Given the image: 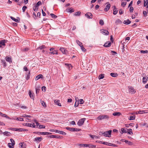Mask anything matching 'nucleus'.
I'll list each match as a JSON object with an SVG mask.
<instances>
[{
    "label": "nucleus",
    "instance_id": "f257e3e1",
    "mask_svg": "<svg viewBox=\"0 0 148 148\" xmlns=\"http://www.w3.org/2000/svg\"><path fill=\"white\" fill-rule=\"evenodd\" d=\"M109 118V117L108 116L104 115L99 116L97 117V119L98 120H101L103 119H108Z\"/></svg>",
    "mask_w": 148,
    "mask_h": 148
},
{
    "label": "nucleus",
    "instance_id": "f03ea898",
    "mask_svg": "<svg viewBox=\"0 0 148 148\" xmlns=\"http://www.w3.org/2000/svg\"><path fill=\"white\" fill-rule=\"evenodd\" d=\"M10 140L11 143H8V146L10 148H13L14 147V146L15 144L14 141V140L12 138L10 139Z\"/></svg>",
    "mask_w": 148,
    "mask_h": 148
},
{
    "label": "nucleus",
    "instance_id": "7ed1b4c3",
    "mask_svg": "<svg viewBox=\"0 0 148 148\" xmlns=\"http://www.w3.org/2000/svg\"><path fill=\"white\" fill-rule=\"evenodd\" d=\"M128 88L129 89V92L130 93L132 94H134L135 92L136 91L132 86H129Z\"/></svg>",
    "mask_w": 148,
    "mask_h": 148
},
{
    "label": "nucleus",
    "instance_id": "20e7f679",
    "mask_svg": "<svg viewBox=\"0 0 148 148\" xmlns=\"http://www.w3.org/2000/svg\"><path fill=\"white\" fill-rule=\"evenodd\" d=\"M66 129L69 131H79L81 130V129H78V128H70V127H66Z\"/></svg>",
    "mask_w": 148,
    "mask_h": 148
},
{
    "label": "nucleus",
    "instance_id": "39448f33",
    "mask_svg": "<svg viewBox=\"0 0 148 148\" xmlns=\"http://www.w3.org/2000/svg\"><path fill=\"white\" fill-rule=\"evenodd\" d=\"M86 120L85 118H82L79 120L77 123V125L79 126H82Z\"/></svg>",
    "mask_w": 148,
    "mask_h": 148
},
{
    "label": "nucleus",
    "instance_id": "423d86ee",
    "mask_svg": "<svg viewBox=\"0 0 148 148\" xmlns=\"http://www.w3.org/2000/svg\"><path fill=\"white\" fill-rule=\"evenodd\" d=\"M6 40H3L0 41V48H3L5 46V43L7 42Z\"/></svg>",
    "mask_w": 148,
    "mask_h": 148
},
{
    "label": "nucleus",
    "instance_id": "0eeeda50",
    "mask_svg": "<svg viewBox=\"0 0 148 148\" xmlns=\"http://www.w3.org/2000/svg\"><path fill=\"white\" fill-rule=\"evenodd\" d=\"M112 130H109V131L104 132V136L106 137H110L109 135H110Z\"/></svg>",
    "mask_w": 148,
    "mask_h": 148
},
{
    "label": "nucleus",
    "instance_id": "6e6552de",
    "mask_svg": "<svg viewBox=\"0 0 148 148\" xmlns=\"http://www.w3.org/2000/svg\"><path fill=\"white\" fill-rule=\"evenodd\" d=\"M25 125L26 126H27L30 127H33L36 128V126L35 125V124L34 123H25Z\"/></svg>",
    "mask_w": 148,
    "mask_h": 148
},
{
    "label": "nucleus",
    "instance_id": "1a4fd4ad",
    "mask_svg": "<svg viewBox=\"0 0 148 148\" xmlns=\"http://www.w3.org/2000/svg\"><path fill=\"white\" fill-rule=\"evenodd\" d=\"M102 34H104L105 35H108L109 34L108 31L105 29H102L100 30Z\"/></svg>",
    "mask_w": 148,
    "mask_h": 148
},
{
    "label": "nucleus",
    "instance_id": "9d476101",
    "mask_svg": "<svg viewBox=\"0 0 148 148\" xmlns=\"http://www.w3.org/2000/svg\"><path fill=\"white\" fill-rule=\"evenodd\" d=\"M49 137L50 138H61L63 137L62 136L55 135H50L49 136Z\"/></svg>",
    "mask_w": 148,
    "mask_h": 148
},
{
    "label": "nucleus",
    "instance_id": "9b49d317",
    "mask_svg": "<svg viewBox=\"0 0 148 148\" xmlns=\"http://www.w3.org/2000/svg\"><path fill=\"white\" fill-rule=\"evenodd\" d=\"M85 15L88 18H92V15L91 13H87L85 14Z\"/></svg>",
    "mask_w": 148,
    "mask_h": 148
},
{
    "label": "nucleus",
    "instance_id": "f8f14e48",
    "mask_svg": "<svg viewBox=\"0 0 148 148\" xmlns=\"http://www.w3.org/2000/svg\"><path fill=\"white\" fill-rule=\"evenodd\" d=\"M60 50L63 53V54H66L68 52L63 47L60 48Z\"/></svg>",
    "mask_w": 148,
    "mask_h": 148
},
{
    "label": "nucleus",
    "instance_id": "ddd939ff",
    "mask_svg": "<svg viewBox=\"0 0 148 148\" xmlns=\"http://www.w3.org/2000/svg\"><path fill=\"white\" fill-rule=\"evenodd\" d=\"M111 45V43L110 41H108L105 43L104 46L105 47H108L110 46Z\"/></svg>",
    "mask_w": 148,
    "mask_h": 148
},
{
    "label": "nucleus",
    "instance_id": "4468645a",
    "mask_svg": "<svg viewBox=\"0 0 148 148\" xmlns=\"http://www.w3.org/2000/svg\"><path fill=\"white\" fill-rule=\"evenodd\" d=\"M148 77L145 76L144 77L143 76V82L144 84H145L147 82V81Z\"/></svg>",
    "mask_w": 148,
    "mask_h": 148
},
{
    "label": "nucleus",
    "instance_id": "2eb2a0df",
    "mask_svg": "<svg viewBox=\"0 0 148 148\" xmlns=\"http://www.w3.org/2000/svg\"><path fill=\"white\" fill-rule=\"evenodd\" d=\"M19 146L21 148H26V145L24 143H21L19 144Z\"/></svg>",
    "mask_w": 148,
    "mask_h": 148
},
{
    "label": "nucleus",
    "instance_id": "dca6fc26",
    "mask_svg": "<svg viewBox=\"0 0 148 148\" xmlns=\"http://www.w3.org/2000/svg\"><path fill=\"white\" fill-rule=\"evenodd\" d=\"M42 140V138L41 137H38L36 138L34 140V141H36L37 142H40Z\"/></svg>",
    "mask_w": 148,
    "mask_h": 148
},
{
    "label": "nucleus",
    "instance_id": "f3484780",
    "mask_svg": "<svg viewBox=\"0 0 148 148\" xmlns=\"http://www.w3.org/2000/svg\"><path fill=\"white\" fill-rule=\"evenodd\" d=\"M5 60L6 61L10 63L12 62V60L10 56H7L5 58Z\"/></svg>",
    "mask_w": 148,
    "mask_h": 148
},
{
    "label": "nucleus",
    "instance_id": "a211bd4d",
    "mask_svg": "<svg viewBox=\"0 0 148 148\" xmlns=\"http://www.w3.org/2000/svg\"><path fill=\"white\" fill-rule=\"evenodd\" d=\"M56 133H58L59 134H61L64 135H66V133L63 131H59L58 130H56Z\"/></svg>",
    "mask_w": 148,
    "mask_h": 148
},
{
    "label": "nucleus",
    "instance_id": "6ab92c4d",
    "mask_svg": "<svg viewBox=\"0 0 148 148\" xmlns=\"http://www.w3.org/2000/svg\"><path fill=\"white\" fill-rule=\"evenodd\" d=\"M0 115L1 116L5 117L6 118L8 119H10V117L8 116L6 114H3L2 112H0Z\"/></svg>",
    "mask_w": 148,
    "mask_h": 148
},
{
    "label": "nucleus",
    "instance_id": "aec40b11",
    "mask_svg": "<svg viewBox=\"0 0 148 148\" xmlns=\"http://www.w3.org/2000/svg\"><path fill=\"white\" fill-rule=\"evenodd\" d=\"M112 114L113 115L116 116H119L121 115V113L119 112H116L113 113Z\"/></svg>",
    "mask_w": 148,
    "mask_h": 148
},
{
    "label": "nucleus",
    "instance_id": "412c9836",
    "mask_svg": "<svg viewBox=\"0 0 148 148\" xmlns=\"http://www.w3.org/2000/svg\"><path fill=\"white\" fill-rule=\"evenodd\" d=\"M43 77V76L42 75V74L38 75L35 78V80L36 81L37 80L39 79L40 78H42Z\"/></svg>",
    "mask_w": 148,
    "mask_h": 148
},
{
    "label": "nucleus",
    "instance_id": "4be33fe9",
    "mask_svg": "<svg viewBox=\"0 0 148 148\" xmlns=\"http://www.w3.org/2000/svg\"><path fill=\"white\" fill-rule=\"evenodd\" d=\"M110 7V4H108L106 6L105 9L104 10L107 11H108Z\"/></svg>",
    "mask_w": 148,
    "mask_h": 148
},
{
    "label": "nucleus",
    "instance_id": "5701e85b",
    "mask_svg": "<svg viewBox=\"0 0 148 148\" xmlns=\"http://www.w3.org/2000/svg\"><path fill=\"white\" fill-rule=\"evenodd\" d=\"M114 10H113V14L114 15H116L117 13L118 10H117L116 8V6L114 5Z\"/></svg>",
    "mask_w": 148,
    "mask_h": 148
},
{
    "label": "nucleus",
    "instance_id": "b1692460",
    "mask_svg": "<svg viewBox=\"0 0 148 148\" xmlns=\"http://www.w3.org/2000/svg\"><path fill=\"white\" fill-rule=\"evenodd\" d=\"M54 102L57 105L59 106H61V103H60V101L59 100H55L54 101Z\"/></svg>",
    "mask_w": 148,
    "mask_h": 148
},
{
    "label": "nucleus",
    "instance_id": "393cba45",
    "mask_svg": "<svg viewBox=\"0 0 148 148\" xmlns=\"http://www.w3.org/2000/svg\"><path fill=\"white\" fill-rule=\"evenodd\" d=\"M123 23L124 24L126 25H128L130 24L131 23V21L129 19H127L126 21H124Z\"/></svg>",
    "mask_w": 148,
    "mask_h": 148
},
{
    "label": "nucleus",
    "instance_id": "a878e982",
    "mask_svg": "<svg viewBox=\"0 0 148 148\" xmlns=\"http://www.w3.org/2000/svg\"><path fill=\"white\" fill-rule=\"evenodd\" d=\"M147 5V8H148V0H144V6H146Z\"/></svg>",
    "mask_w": 148,
    "mask_h": 148
},
{
    "label": "nucleus",
    "instance_id": "bb28decb",
    "mask_svg": "<svg viewBox=\"0 0 148 148\" xmlns=\"http://www.w3.org/2000/svg\"><path fill=\"white\" fill-rule=\"evenodd\" d=\"M127 132L129 134H133L132 130L131 129H127Z\"/></svg>",
    "mask_w": 148,
    "mask_h": 148
},
{
    "label": "nucleus",
    "instance_id": "cd10ccee",
    "mask_svg": "<svg viewBox=\"0 0 148 148\" xmlns=\"http://www.w3.org/2000/svg\"><path fill=\"white\" fill-rule=\"evenodd\" d=\"M3 134L6 136H10V133L8 132H5L3 133Z\"/></svg>",
    "mask_w": 148,
    "mask_h": 148
},
{
    "label": "nucleus",
    "instance_id": "c85d7f7f",
    "mask_svg": "<svg viewBox=\"0 0 148 148\" xmlns=\"http://www.w3.org/2000/svg\"><path fill=\"white\" fill-rule=\"evenodd\" d=\"M29 95L31 98L34 99V96L33 94L31 91L29 92Z\"/></svg>",
    "mask_w": 148,
    "mask_h": 148
},
{
    "label": "nucleus",
    "instance_id": "c756f323",
    "mask_svg": "<svg viewBox=\"0 0 148 148\" xmlns=\"http://www.w3.org/2000/svg\"><path fill=\"white\" fill-rule=\"evenodd\" d=\"M139 112L140 114L148 113V110H140Z\"/></svg>",
    "mask_w": 148,
    "mask_h": 148
},
{
    "label": "nucleus",
    "instance_id": "7c9ffc66",
    "mask_svg": "<svg viewBox=\"0 0 148 148\" xmlns=\"http://www.w3.org/2000/svg\"><path fill=\"white\" fill-rule=\"evenodd\" d=\"M26 75H27V77H26V79H28L29 78V76L30 74V72L29 71H28V72L26 73L25 74Z\"/></svg>",
    "mask_w": 148,
    "mask_h": 148
},
{
    "label": "nucleus",
    "instance_id": "2f4dec72",
    "mask_svg": "<svg viewBox=\"0 0 148 148\" xmlns=\"http://www.w3.org/2000/svg\"><path fill=\"white\" fill-rule=\"evenodd\" d=\"M10 18L12 20L14 21H15L16 22H19V20L16 19L15 18L13 17L12 16H10Z\"/></svg>",
    "mask_w": 148,
    "mask_h": 148
},
{
    "label": "nucleus",
    "instance_id": "473e14b6",
    "mask_svg": "<svg viewBox=\"0 0 148 148\" xmlns=\"http://www.w3.org/2000/svg\"><path fill=\"white\" fill-rule=\"evenodd\" d=\"M135 118V115H134L133 116H130L129 117V119L130 120H134Z\"/></svg>",
    "mask_w": 148,
    "mask_h": 148
},
{
    "label": "nucleus",
    "instance_id": "72a5a7b5",
    "mask_svg": "<svg viewBox=\"0 0 148 148\" xmlns=\"http://www.w3.org/2000/svg\"><path fill=\"white\" fill-rule=\"evenodd\" d=\"M121 131L123 133H127V130H125V128H122L121 129Z\"/></svg>",
    "mask_w": 148,
    "mask_h": 148
},
{
    "label": "nucleus",
    "instance_id": "f704fd0d",
    "mask_svg": "<svg viewBox=\"0 0 148 148\" xmlns=\"http://www.w3.org/2000/svg\"><path fill=\"white\" fill-rule=\"evenodd\" d=\"M45 45H42L41 46H40V47H38V48H37V49H40V50H41L45 48Z\"/></svg>",
    "mask_w": 148,
    "mask_h": 148
},
{
    "label": "nucleus",
    "instance_id": "c9c22d12",
    "mask_svg": "<svg viewBox=\"0 0 148 148\" xmlns=\"http://www.w3.org/2000/svg\"><path fill=\"white\" fill-rule=\"evenodd\" d=\"M104 76V74H101L99 75V79H102L103 78Z\"/></svg>",
    "mask_w": 148,
    "mask_h": 148
},
{
    "label": "nucleus",
    "instance_id": "e433bc0d",
    "mask_svg": "<svg viewBox=\"0 0 148 148\" xmlns=\"http://www.w3.org/2000/svg\"><path fill=\"white\" fill-rule=\"evenodd\" d=\"M110 75L111 76L114 77H116L118 75L117 73H111Z\"/></svg>",
    "mask_w": 148,
    "mask_h": 148
},
{
    "label": "nucleus",
    "instance_id": "4c0bfd02",
    "mask_svg": "<svg viewBox=\"0 0 148 148\" xmlns=\"http://www.w3.org/2000/svg\"><path fill=\"white\" fill-rule=\"evenodd\" d=\"M37 133L38 134H41V135H47V132H37Z\"/></svg>",
    "mask_w": 148,
    "mask_h": 148
},
{
    "label": "nucleus",
    "instance_id": "58836bf2",
    "mask_svg": "<svg viewBox=\"0 0 148 148\" xmlns=\"http://www.w3.org/2000/svg\"><path fill=\"white\" fill-rule=\"evenodd\" d=\"M49 53L51 54H58V53L57 51L55 50V51H52V52L51 51L50 52H49Z\"/></svg>",
    "mask_w": 148,
    "mask_h": 148
},
{
    "label": "nucleus",
    "instance_id": "ea45409f",
    "mask_svg": "<svg viewBox=\"0 0 148 148\" xmlns=\"http://www.w3.org/2000/svg\"><path fill=\"white\" fill-rule=\"evenodd\" d=\"M81 12L79 11L75 13L74 15L75 16H79L80 15Z\"/></svg>",
    "mask_w": 148,
    "mask_h": 148
},
{
    "label": "nucleus",
    "instance_id": "a19ab883",
    "mask_svg": "<svg viewBox=\"0 0 148 148\" xmlns=\"http://www.w3.org/2000/svg\"><path fill=\"white\" fill-rule=\"evenodd\" d=\"M41 103L42 106L44 107H46V104L45 102L43 101H41Z\"/></svg>",
    "mask_w": 148,
    "mask_h": 148
},
{
    "label": "nucleus",
    "instance_id": "79ce46f5",
    "mask_svg": "<svg viewBox=\"0 0 148 148\" xmlns=\"http://www.w3.org/2000/svg\"><path fill=\"white\" fill-rule=\"evenodd\" d=\"M40 87L38 86L37 87H36V93L37 94L38 92L40 90Z\"/></svg>",
    "mask_w": 148,
    "mask_h": 148
},
{
    "label": "nucleus",
    "instance_id": "37998d69",
    "mask_svg": "<svg viewBox=\"0 0 148 148\" xmlns=\"http://www.w3.org/2000/svg\"><path fill=\"white\" fill-rule=\"evenodd\" d=\"M76 42L80 46V47L81 46H82L81 45H82V43L80 42L79 40H76Z\"/></svg>",
    "mask_w": 148,
    "mask_h": 148
},
{
    "label": "nucleus",
    "instance_id": "c03bdc74",
    "mask_svg": "<svg viewBox=\"0 0 148 148\" xmlns=\"http://www.w3.org/2000/svg\"><path fill=\"white\" fill-rule=\"evenodd\" d=\"M140 53H147L148 52V51L147 50H141L140 51Z\"/></svg>",
    "mask_w": 148,
    "mask_h": 148
},
{
    "label": "nucleus",
    "instance_id": "a18cd8bd",
    "mask_svg": "<svg viewBox=\"0 0 148 148\" xmlns=\"http://www.w3.org/2000/svg\"><path fill=\"white\" fill-rule=\"evenodd\" d=\"M50 15L53 18H56L57 17V16L51 13Z\"/></svg>",
    "mask_w": 148,
    "mask_h": 148
},
{
    "label": "nucleus",
    "instance_id": "49530a36",
    "mask_svg": "<svg viewBox=\"0 0 148 148\" xmlns=\"http://www.w3.org/2000/svg\"><path fill=\"white\" fill-rule=\"evenodd\" d=\"M14 131H16L21 132L22 131L21 128H16L14 129Z\"/></svg>",
    "mask_w": 148,
    "mask_h": 148
},
{
    "label": "nucleus",
    "instance_id": "de8ad7c7",
    "mask_svg": "<svg viewBox=\"0 0 148 148\" xmlns=\"http://www.w3.org/2000/svg\"><path fill=\"white\" fill-rule=\"evenodd\" d=\"M99 23L100 25H104V22H103V21L102 20H100L99 22Z\"/></svg>",
    "mask_w": 148,
    "mask_h": 148
},
{
    "label": "nucleus",
    "instance_id": "09e8293b",
    "mask_svg": "<svg viewBox=\"0 0 148 148\" xmlns=\"http://www.w3.org/2000/svg\"><path fill=\"white\" fill-rule=\"evenodd\" d=\"M27 7L26 6H24L22 8V10L23 12H24L25 10L27 8Z\"/></svg>",
    "mask_w": 148,
    "mask_h": 148
},
{
    "label": "nucleus",
    "instance_id": "8fccbe9b",
    "mask_svg": "<svg viewBox=\"0 0 148 148\" xmlns=\"http://www.w3.org/2000/svg\"><path fill=\"white\" fill-rule=\"evenodd\" d=\"M67 11L68 12V10L70 12H74V10L73 9H71V8H69L66 9Z\"/></svg>",
    "mask_w": 148,
    "mask_h": 148
},
{
    "label": "nucleus",
    "instance_id": "3c124183",
    "mask_svg": "<svg viewBox=\"0 0 148 148\" xmlns=\"http://www.w3.org/2000/svg\"><path fill=\"white\" fill-rule=\"evenodd\" d=\"M121 23V21L119 19L116 20V21L115 22V23L117 24H118L119 23Z\"/></svg>",
    "mask_w": 148,
    "mask_h": 148
},
{
    "label": "nucleus",
    "instance_id": "603ef678",
    "mask_svg": "<svg viewBox=\"0 0 148 148\" xmlns=\"http://www.w3.org/2000/svg\"><path fill=\"white\" fill-rule=\"evenodd\" d=\"M109 143V144H108V145H108L111 146L113 147H116V145L115 144H112L109 143Z\"/></svg>",
    "mask_w": 148,
    "mask_h": 148
},
{
    "label": "nucleus",
    "instance_id": "864d4df0",
    "mask_svg": "<svg viewBox=\"0 0 148 148\" xmlns=\"http://www.w3.org/2000/svg\"><path fill=\"white\" fill-rule=\"evenodd\" d=\"M45 126L44 125H39V129L44 128H45Z\"/></svg>",
    "mask_w": 148,
    "mask_h": 148
},
{
    "label": "nucleus",
    "instance_id": "5fc2aeb1",
    "mask_svg": "<svg viewBox=\"0 0 148 148\" xmlns=\"http://www.w3.org/2000/svg\"><path fill=\"white\" fill-rule=\"evenodd\" d=\"M16 120H18L19 121H23V118H17L16 119Z\"/></svg>",
    "mask_w": 148,
    "mask_h": 148
},
{
    "label": "nucleus",
    "instance_id": "6e6d98bb",
    "mask_svg": "<svg viewBox=\"0 0 148 148\" xmlns=\"http://www.w3.org/2000/svg\"><path fill=\"white\" fill-rule=\"evenodd\" d=\"M88 147L89 148H94L95 147V146L92 145L88 144Z\"/></svg>",
    "mask_w": 148,
    "mask_h": 148
},
{
    "label": "nucleus",
    "instance_id": "4d7b16f0",
    "mask_svg": "<svg viewBox=\"0 0 148 148\" xmlns=\"http://www.w3.org/2000/svg\"><path fill=\"white\" fill-rule=\"evenodd\" d=\"M100 143H101L102 144H104V145H108V144H109V143H108V142H103V143L102 142V141H100V142H99Z\"/></svg>",
    "mask_w": 148,
    "mask_h": 148
},
{
    "label": "nucleus",
    "instance_id": "13d9d810",
    "mask_svg": "<svg viewBox=\"0 0 148 148\" xmlns=\"http://www.w3.org/2000/svg\"><path fill=\"white\" fill-rule=\"evenodd\" d=\"M81 48L82 50L83 51H86V49H85V48L83 47V45H82L81 46Z\"/></svg>",
    "mask_w": 148,
    "mask_h": 148
},
{
    "label": "nucleus",
    "instance_id": "bf43d9fd",
    "mask_svg": "<svg viewBox=\"0 0 148 148\" xmlns=\"http://www.w3.org/2000/svg\"><path fill=\"white\" fill-rule=\"evenodd\" d=\"M79 103L80 104H83L84 102V101L83 99H80L79 100Z\"/></svg>",
    "mask_w": 148,
    "mask_h": 148
},
{
    "label": "nucleus",
    "instance_id": "052dcab7",
    "mask_svg": "<svg viewBox=\"0 0 148 148\" xmlns=\"http://www.w3.org/2000/svg\"><path fill=\"white\" fill-rule=\"evenodd\" d=\"M123 13V11L122 9H120L119 10V13L120 14H122Z\"/></svg>",
    "mask_w": 148,
    "mask_h": 148
},
{
    "label": "nucleus",
    "instance_id": "680f3d73",
    "mask_svg": "<svg viewBox=\"0 0 148 148\" xmlns=\"http://www.w3.org/2000/svg\"><path fill=\"white\" fill-rule=\"evenodd\" d=\"M143 13L144 16L146 17L147 16L146 11H144L143 12Z\"/></svg>",
    "mask_w": 148,
    "mask_h": 148
},
{
    "label": "nucleus",
    "instance_id": "e2e57ef3",
    "mask_svg": "<svg viewBox=\"0 0 148 148\" xmlns=\"http://www.w3.org/2000/svg\"><path fill=\"white\" fill-rule=\"evenodd\" d=\"M22 117H31V116H30V115H26V114H24V115H23L22 116Z\"/></svg>",
    "mask_w": 148,
    "mask_h": 148
},
{
    "label": "nucleus",
    "instance_id": "0e129e2a",
    "mask_svg": "<svg viewBox=\"0 0 148 148\" xmlns=\"http://www.w3.org/2000/svg\"><path fill=\"white\" fill-rule=\"evenodd\" d=\"M134 10V8L132 7H130V12H133Z\"/></svg>",
    "mask_w": 148,
    "mask_h": 148
},
{
    "label": "nucleus",
    "instance_id": "69168bd1",
    "mask_svg": "<svg viewBox=\"0 0 148 148\" xmlns=\"http://www.w3.org/2000/svg\"><path fill=\"white\" fill-rule=\"evenodd\" d=\"M75 100L76 101L75 102H79V99L78 98V97H75Z\"/></svg>",
    "mask_w": 148,
    "mask_h": 148
},
{
    "label": "nucleus",
    "instance_id": "338daca9",
    "mask_svg": "<svg viewBox=\"0 0 148 148\" xmlns=\"http://www.w3.org/2000/svg\"><path fill=\"white\" fill-rule=\"evenodd\" d=\"M99 134L100 135H104V132H99Z\"/></svg>",
    "mask_w": 148,
    "mask_h": 148
},
{
    "label": "nucleus",
    "instance_id": "774afa93",
    "mask_svg": "<svg viewBox=\"0 0 148 148\" xmlns=\"http://www.w3.org/2000/svg\"><path fill=\"white\" fill-rule=\"evenodd\" d=\"M70 123L71 125H75V122L74 121H72L70 122Z\"/></svg>",
    "mask_w": 148,
    "mask_h": 148
}]
</instances>
